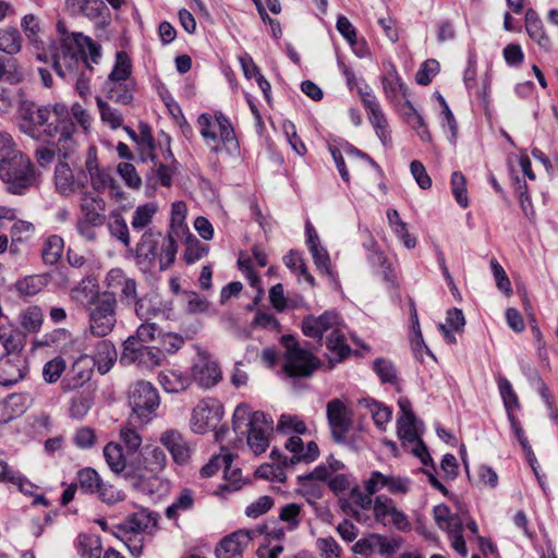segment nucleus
Here are the masks:
<instances>
[{"label": "nucleus", "mask_w": 558, "mask_h": 558, "mask_svg": "<svg viewBox=\"0 0 558 558\" xmlns=\"http://www.w3.org/2000/svg\"><path fill=\"white\" fill-rule=\"evenodd\" d=\"M302 331L306 337L322 339L326 335V347L330 363L343 361L351 352L347 343V327L333 311H327L319 316L307 315L302 320Z\"/></svg>", "instance_id": "obj_2"}, {"label": "nucleus", "mask_w": 558, "mask_h": 558, "mask_svg": "<svg viewBox=\"0 0 558 558\" xmlns=\"http://www.w3.org/2000/svg\"><path fill=\"white\" fill-rule=\"evenodd\" d=\"M277 430L283 434L294 432L299 435H303L306 433V425L296 415L282 414L278 421Z\"/></svg>", "instance_id": "obj_57"}, {"label": "nucleus", "mask_w": 558, "mask_h": 558, "mask_svg": "<svg viewBox=\"0 0 558 558\" xmlns=\"http://www.w3.org/2000/svg\"><path fill=\"white\" fill-rule=\"evenodd\" d=\"M381 84L384 93L388 100L395 101L398 99L399 96L407 98L408 87L401 80L395 65H390V69L383 76Z\"/></svg>", "instance_id": "obj_32"}, {"label": "nucleus", "mask_w": 558, "mask_h": 558, "mask_svg": "<svg viewBox=\"0 0 558 558\" xmlns=\"http://www.w3.org/2000/svg\"><path fill=\"white\" fill-rule=\"evenodd\" d=\"M135 82H104L102 93L106 98L119 104V105H131L134 99Z\"/></svg>", "instance_id": "obj_27"}, {"label": "nucleus", "mask_w": 558, "mask_h": 558, "mask_svg": "<svg viewBox=\"0 0 558 558\" xmlns=\"http://www.w3.org/2000/svg\"><path fill=\"white\" fill-rule=\"evenodd\" d=\"M256 534V530H239L223 537L215 549L216 557L242 558L244 549Z\"/></svg>", "instance_id": "obj_20"}, {"label": "nucleus", "mask_w": 558, "mask_h": 558, "mask_svg": "<svg viewBox=\"0 0 558 558\" xmlns=\"http://www.w3.org/2000/svg\"><path fill=\"white\" fill-rule=\"evenodd\" d=\"M178 245L175 240L171 236H163L157 231V236L154 239V265L158 262L159 269L166 270L175 260Z\"/></svg>", "instance_id": "obj_26"}, {"label": "nucleus", "mask_w": 558, "mask_h": 558, "mask_svg": "<svg viewBox=\"0 0 558 558\" xmlns=\"http://www.w3.org/2000/svg\"><path fill=\"white\" fill-rule=\"evenodd\" d=\"M415 416H400L398 418V436L404 446H411V452L427 466L432 463V457L423 440L416 432Z\"/></svg>", "instance_id": "obj_16"}, {"label": "nucleus", "mask_w": 558, "mask_h": 558, "mask_svg": "<svg viewBox=\"0 0 558 558\" xmlns=\"http://www.w3.org/2000/svg\"><path fill=\"white\" fill-rule=\"evenodd\" d=\"M106 284L110 291L104 293H112L114 298H119L122 305L131 307L134 304L137 294V282L135 279L128 277L123 270L119 268L111 269L106 277Z\"/></svg>", "instance_id": "obj_15"}, {"label": "nucleus", "mask_w": 558, "mask_h": 558, "mask_svg": "<svg viewBox=\"0 0 558 558\" xmlns=\"http://www.w3.org/2000/svg\"><path fill=\"white\" fill-rule=\"evenodd\" d=\"M437 526L446 531L452 548L462 557L468 556L465 541L462 535L463 521L460 515L451 514L446 505H437L433 510Z\"/></svg>", "instance_id": "obj_11"}, {"label": "nucleus", "mask_w": 558, "mask_h": 558, "mask_svg": "<svg viewBox=\"0 0 558 558\" xmlns=\"http://www.w3.org/2000/svg\"><path fill=\"white\" fill-rule=\"evenodd\" d=\"M160 333V329L155 323L144 320V323L136 329L135 333L130 336L126 340L134 339L135 343L145 344L159 339Z\"/></svg>", "instance_id": "obj_56"}, {"label": "nucleus", "mask_w": 558, "mask_h": 558, "mask_svg": "<svg viewBox=\"0 0 558 558\" xmlns=\"http://www.w3.org/2000/svg\"><path fill=\"white\" fill-rule=\"evenodd\" d=\"M142 463L143 466L134 472V475L141 480L163 471L167 465V456L160 447H146Z\"/></svg>", "instance_id": "obj_25"}, {"label": "nucleus", "mask_w": 558, "mask_h": 558, "mask_svg": "<svg viewBox=\"0 0 558 558\" xmlns=\"http://www.w3.org/2000/svg\"><path fill=\"white\" fill-rule=\"evenodd\" d=\"M68 5L77 7V11L88 19H97L105 9L102 0H68Z\"/></svg>", "instance_id": "obj_54"}, {"label": "nucleus", "mask_w": 558, "mask_h": 558, "mask_svg": "<svg viewBox=\"0 0 558 558\" xmlns=\"http://www.w3.org/2000/svg\"><path fill=\"white\" fill-rule=\"evenodd\" d=\"M185 251L183 258L186 264H194L207 254V247L194 234L183 236Z\"/></svg>", "instance_id": "obj_46"}, {"label": "nucleus", "mask_w": 558, "mask_h": 558, "mask_svg": "<svg viewBox=\"0 0 558 558\" xmlns=\"http://www.w3.org/2000/svg\"><path fill=\"white\" fill-rule=\"evenodd\" d=\"M362 102L366 109L368 121L375 130L376 135L384 146L391 144V135L388 128L387 118L381 109L376 96L371 92H360Z\"/></svg>", "instance_id": "obj_18"}, {"label": "nucleus", "mask_w": 558, "mask_h": 558, "mask_svg": "<svg viewBox=\"0 0 558 558\" xmlns=\"http://www.w3.org/2000/svg\"><path fill=\"white\" fill-rule=\"evenodd\" d=\"M97 107L100 112L101 121L110 125L112 129H118L123 124L122 113L111 107L106 100L101 97H96Z\"/></svg>", "instance_id": "obj_49"}, {"label": "nucleus", "mask_w": 558, "mask_h": 558, "mask_svg": "<svg viewBox=\"0 0 558 558\" xmlns=\"http://www.w3.org/2000/svg\"><path fill=\"white\" fill-rule=\"evenodd\" d=\"M58 39L50 43L48 51L38 54L37 58L41 61H50L54 72L60 77H68L74 71L77 64V59L71 49L77 43L78 36L82 33H69L65 23L59 20L56 25Z\"/></svg>", "instance_id": "obj_4"}, {"label": "nucleus", "mask_w": 558, "mask_h": 558, "mask_svg": "<svg viewBox=\"0 0 558 558\" xmlns=\"http://www.w3.org/2000/svg\"><path fill=\"white\" fill-rule=\"evenodd\" d=\"M104 456L110 470L117 474L125 471V476H132L133 472L128 469L122 453V447L119 444L109 442L104 448Z\"/></svg>", "instance_id": "obj_36"}, {"label": "nucleus", "mask_w": 558, "mask_h": 558, "mask_svg": "<svg viewBox=\"0 0 558 558\" xmlns=\"http://www.w3.org/2000/svg\"><path fill=\"white\" fill-rule=\"evenodd\" d=\"M56 191L64 197H70L77 192L87 190L86 181L75 178L72 169L66 162L59 161L54 168Z\"/></svg>", "instance_id": "obj_22"}, {"label": "nucleus", "mask_w": 558, "mask_h": 558, "mask_svg": "<svg viewBox=\"0 0 558 558\" xmlns=\"http://www.w3.org/2000/svg\"><path fill=\"white\" fill-rule=\"evenodd\" d=\"M157 236V231L151 229L145 231L136 245L137 263L146 267L154 266V239Z\"/></svg>", "instance_id": "obj_37"}, {"label": "nucleus", "mask_w": 558, "mask_h": 558, "mask_svg": "<svg viewBox=\"0 0 558 558\" xmlns=\"http://www.w3.org/2000/svg\"><path fill=\"white\" fill-rule=\"evenodd\" d=\"M160 399L151 383L140 380L129 390V404L132 409L130 423L144 425L153 420L159 407Z\"/></svg>", "instance_id": "obj_7"}, {"label": "nucleus", "mask_w": 558, "mask_h": 558, "mask_svg": "<svg viewBox=\"0 0 558 558\" xmlns=\"http://www.w3.org/2000/svg\"><path fill=\"white\" fill-rule=\"evenodd\" d=\"M27 371V361L23 354L0 357V385L12 386L23 379Z\"/></svg>", "instance_id": "obj_23"}, {"label": "nucleus", "mask_w": 558, "mask_h": 558, "mask_svg": "<svg viewBox=\"0 0 558 558\" xmlns=\"http://www.w3.org/2000/svg\"><path fill=\"white\" fill-rule=\"evenodd\" d=\"M44 320L43 311L38 306H29L20 315V324L27 332H37Z\"/></svg>", "instance_id": "obj_47"}, {"label": "nucleus", "mask_w": 558, "mask_h": 558, "mask_svg": "<svg viewBox=\"0 0 558 558\" xmlns=\"http://www.w3.org/2000/svg\"><path fill=\"white\" fill-rule=\"evenodd\" d=\"M396 508L393 500L386 495H379L374 499L373 510L378 522L386 524V519L390 517Z\"/></svg>", "instance_id": "obj_59"}, {"label": "nucleus", "mask_w": 558, "mask_h": 558, "mask_svg": "<svg viewBox=\"0 0 558 558\" xmlns=\"http://www.w3.org/2000/svg\"><path fill=\"white\" fill-rule=\"evenodd\" d=\"M135 142L140 146L143 159L153 158V153L155 150V141L151 134V129L147 123H140L138 136Z\"/></svg>", "instance_id": "obj_53"}, {"label": "nucleus", "mask_w": 558, "mask_h": 558, "mask_svg": "<svg viewBox=\"0 0 558 558\" xmlns=\"http://www.w3.org/2000/svg\"><path fill=\"white\" fill-rule=\"evenodd\" d=\"M38 177L34 165L26 156L0 167V178L7 184L8 192L11 194H24L37 184Z\"/></svg>", "instance_id": "obj_8"}, {"label": "nucleus", "mask_w": 558, "mask_h": 558, "mask_svg": "<svg viewBox=\"0 0 558 558\" xmlns=\"http://www.w3.org/2000/svg\"><path fill=\"white\" fill-rule=\"evenodd\" d=\"M327 418L333 440L338 444H344L352 425V418L348 408L340 399H332L327 403Z\"/></svg>", "instance_id": "obj_17"}, {"label": "nucleus", "mask_w": 558, "mask_h": 558, "mask_svg": "<svg viewBox=\"0 0 558 558\" xmlns=\"http://www.w3.org/2000/svg\"><path fill=\"white\" fill-rule=\"evenodd\" d=\"M106 203L104 198L88 190L81 193L80 216L76 220V231L86 241L97 240L96 228L106 222Z\"/></svg>", "instance_id": "obj_5"}, {"label": "nucleus", "mask_w": 558, "mask_h": 558, "mask_svg": "<svg viewBox=\"0 0 558 558\" xmlns=\"http://www.w3.org/2000/svg\"><path fill=\"white\" fill-rule=\"evenodd\" d=\"M77 59L75 71L71 74L78 72L81 68H86L93 71V65L98 64L101 58V46L87 36H78L77 43L71 49Z\"/></svg>", "instance_id": "obj_21"}, {"label": "nucleus", "mask_w": 558, "mask_h": 558, "mask_svg": "<svg viewBox=\"0 0 558 558\" xmlns=\"http://www.w3.org/2000/svg\"><path fill=\"white\" fill-rule=\"evenodd\" d=\"M316 546L323 558H341L342 549L331 536L317 538Z\"/></svg>", "instance_id": "obj_64"}, {"label": "nucleus", "mask_w": 558, "mask_h": 558, "mask_svg": "<svg viewBox=\"0 0 558 558\" xmlns=\"http://www.w3.org/2000/svg\"><path fill=\"white\" fill-rule=\"evenodd\" d=\"M361 404H363L369 411L374 420V423L378 427H381L391 417V411L387 407L374 400L364 399L361 401Z\"/></svg>", "instance_id": "obj_60"}, {"label": "nucleus", "mask_w": 558, "mask_h": 558, "mask_svg": "<svg viewBox=\"0 0 558 558\" xmlns=\"http://www.w3.org/2000/svg\"><path fill=\"white\" fill-rule=\"evenodd\" d=\"M156 524L157 514L147 509H141L128 517L124 526L131 532L140 533L156 526Z\"/></svg>", "instance_id": "obj_35"}, {"label": "nucleus", "mask_w": 558, "mask_h": 558, "mask_svg": "<svg viewBox=\"0 0 558 558\" xmlns=\"http://www.w3.org/2000/svg\"><path fill=\"white\" fill-rule=\"evenodd\" d=\"M193 494L192 490L185 488L180 495L177 497L174 502L169 506L166 510V515L168 519H174L178 515L179 511H185L192 508L193 506Z\"/></svg>", "instance_id": "obj_62"}, {"label": "nucleus", "mask_w": 558, "mask_h": 558, "mask_svg": "<svg viewBox=\"0 0 558 558\" xmlns=\"http://www.w3.org/2000/svg\"><path fill=\"white\" fill-rule=\"evenodd\" d=\"M232 462L233 454L223 445H220V453L211 457V477L220 476L225 481L214 492L218 497H226L241 488V470L233 466Z\"/></svg>", "instance_id": "obj_10"}, {"label": "nucleus", "mask_w": 558, "mask_h": 558, "mask_svg": "<svg viewBox=\"0 0 558 558\" xmlns=\"http://www.w3.org/2000/svg\"><path fill=\"white\" fill-rule=\"evenodd\" d=\"M64 248L63 239L59 235H50L43 245L41 257L45 264L56 265L62 257Z\"/></svg>", "instance_id": "obj_44"}, {"label": "nucleus", "mask_w": 558, "mask_h": 558, "mask_svg": "<svg viewBox=\"0 0 558 558\" xmlns=\"http://www.w3.org/2000/svg\"><path fill=\"white\" fill-rule=\"evenodd\" d=\"M93 359L96 361L98 371L101 374L107 373L117 360V351L109 340L98 341L96 344V353Z\"/></svg>", "instance_id": "obj_39"}, {"label": "nucleus", "mask_w": 558, "mask_h": 558, "mask_svg": "<svg viewBox=\"0 0 558 558\" xmlns=\"http://www.w3.org/2000/svg\"><path fill=\"white\" fill-rule=\"evenodd\" d=\"M17 116L20 130L34 140L59 135L60 150L63 149V157H68L77 128L65 105L56 102L39 106L32 100L21 99Z\"/></svg>", "instance_id": "obj_1"}, {"label": "nucleus", "mask_w": 558, "mask_h": 558, "mask_svg": "<svg viewBox=\"0 0 558 558\" xmlns=\"http://www.w3.org/2000/svg\"><path fill=\"white\" fill-rule=\"evenodd\" d=\"M22 48L20 32L14 27L0 28V50L8 54H15Z\"/></svg>", "instance_id": "obj_45"}, {"label": "nucleus", "mask_w": 558, "mask_h": 558, "mask_svg": "<svg viewBox=\"0 0 558 558\" xmlns=\"http://www.w3.org/2000/svg\"><path fill=\"white\" fill-rule=\"evenodd\" d=\"M157 210L158 206L154 202L137 206L133 213L131 220V227L133 231L141 232L144 229L148 228Z\"/></svg>", "instance_id": "obj_42"}, {"label": "nucleus", "mask_w": 558, "mask_h": 558, "mask_svg": "<svg viewBox=\"0 0 558 558\" xmlns=\"http://www.w3.org/2000/svg\"><path fill=\"white\" fill-rule=\"evenodd\" d=\"M525 29L530 38L534 40L541 49L545 51L550 50L551 40L544 29L542 20L533 9H529L525 12Z\"/></svg>", "instance_id": "obj_28"}, {"label": "nucleus", "mask_w": 558, "mask_h": 558, "mask_svg": "<svg viewBox=\"0 0 558 558\" xmlns=\"http://www.w3.org/2000/svg\"><path fill=\"white\" fill-rule=\"evenodd\" d=\"M96 361L92 355H81L61 380L63 391H72L88 383L94 374Z\"/></svg>", "instance_id": "obj_19"}, {"label": "nucleus", "mask_w": 558, "mask_h": 558, "mask_svg": "<svg viewBox=\"0 0 558 558\" xmlns=\"http://www.w3.org/2000/svg\"><path fill=\"white\" fill-rule=\"evenodd\" d=\"M85 171L89 177L90 185L95 192L99 193L109 189L116 196L121 194L120 185L113 179L111 170L99 167L95 146L88 147L85 159Z\"/></svg>", "instance_id": "obj_14"}, {"label": "nucleus", "mask_w": 558, "mask_h": 558, "mask_svg": "<svg viewBox=\"0 0 558 558\" xmlns=\"http://www.w3.org/2000/svg\"><path fill=\"white\" fill-rule=\"evenodd\" d=\"M93 399L89 395H76L71 399L70 415L73 418L82 420L92 408Z\"/></svg>", "instance_id": "obj_63"}, {"label": "nucleus", "mask_w": 558, "mask_h": 558, "mask_svg": "<svg viewBox=\"0 0 558 558\" xmlns=\"http://www.w3.org/2000/svg\"><path fill=\"white\" fill-rule=\"evenodd\" d=\"M497 384L507 415H509L510 413H513L514 408L519 407L518 396L514 392L511 383L507 378L499 376Z\"/></svg>", "instance_id": "obj_52"}, {"label": "nucleus", "mask_w": 558, "mask_h": 558, "mask_svg": "<svg viewBox=\"0 0 558 558\" xmlns=\"http://www.w3.org/2000/svg\"><path fill=\"white\" fill-rule=\"evenodd\" d=\"M159 440L177 464L184 465L190 461L191 449L179 430L168 429L160 435Z\"/></svg>", "instance_id": "obj_24"}, {"label": "nucleus", "mask_w": 558, "mask_h": 558, "mask_svg": "<svg viewBox=\"0 0 558 558\" xmlns=\"http://www.w3.org/2000/svg\"><path fill=\"white\" fill-rule=\"evenodd\" d=\"M112 236L121 241L125 246L131 243L129 227L120 214H112L108 225Z\"/></svg>", "instance_id": "obj_58"}, {"label": "nucleus", "mask_w": 558, "mask_h": 558, "mask_svg": "<svg viewBox=\"0 0 558 558\" xmlns=\"http://www.w3.org/2000/svg\"><path fill=\"white\" fill-rule=\"evenodd\" d=\"M318 456L319 449L315 441L307 442L306 448H303L301 456H292L291 458H288L277 448H274L270 453L271 459L282 466L294 465L299 462H313L318 458Z\"/></svg>", "instance_id": "obj_30"}, {"label": "nucleus", "mask_w": 558, "mask_h": 558, "mask_svg": "<svg viewBox=\"0 0 558 558\" xmlns=\"http://www.w3.org/2000/svg\"><path fill=\"white\" fill-rule=\"evenodd\" d=\"M118 300L112 293L96 292L87 304L89 329L94 336L106 337L117 324Z\"/></svg>", "instance_id": "obj_6"}, {"label": "nucleus", "mask_w": 558, "mask_h": 558, "mask_svg": "<svg viewBox=\"0 0 558 558\" xmlns=\"http://www.w3.org/2000/svg\"><path fill=\"white\" fill-rule=\"evenodd\" d=\"M76 549L82 558H100L101 541L97 535L80 534L76 539Z\"/></svg>", "instance_id": "obj_41"}, {"label": "nucleus", "mask_w": 558, "mask_h": 558, "mask_svg": "<svg viewBox=\"0 0 558 558\" xmlns=\"http://www.w3.org/2000/svg\"><path fill=\"white\" fill-rule=\"evenodd\" d=\"M25 155L19 150L9 133L0 132V166L22 158Z\"/></svg>", "instance_id": "obj_48"}, {"label": "nucleus", "mask_w": 558, "mask_h": 558, "mask_svg": "<svg viewBox=\"0 0 558 558\" xmlns=\"http://www.w3.org/2000/svg\"><path fill=\"white\" fill-rule=\"evenodd\" d=\"M159 384L169 393H179L190 386V378L175 371H163L158 376Z\"/></svg>", "instance_id": "obj_38"}, {"label": "nucleus", "mask_w": 558, "mask_h": 558, "mask_svg": "<svg viewBox=\"0 0 558 558\" xmlns=\"http://www.w3.org/2000/svg\"><path fill=\"white\" fill-rule=\"evenodd\" d=\"M138 423H130V420L120 429V438L129 452H135L142 445V436L137 430Z\"/></svg>", "instance_id": "obj_51"}, {"label": "nucleus", "mask_w": 558, "mask_h": 558, "mask_svg": "<svg viewBox=\"0 0 558 558\" xmlns=\"http://www.w3.org/2000/svg\"><path fill=\"white\" fill-rule=\"evenodd\" d=\"M214 119L215 123L211 125V141L217 144L211 147V149L217 153L225 150L230 156H239L240 144L229 118L221 111H216Z\"/></svg>", "instance_id": "obj_13"}, {"label": "nucleus", "mask_w": 558, "mask_h": 558, "mask_svg": "<svg viewBox=\"0 0 558 558\" xmlns=\"http://www.w3.org/2000/svg\"><path fill=\"white\" fill-rule=\"evenodd\" d=\"M163 354L156 347L135 343L134 339L125 340L120 363L123 365L136 364L145 369H153L160 365Z\"/></svg>", "instance_id": "obj_12"}, {"label": "nucleus", "mask_w": 558, "mask_h": 558, "mask_svg": "<svg viewBox=\"0 0 558 558\" xmlns=\"http://www.w3.org/2000/svg\"><path fill=\"white\" fill-rule=\"evenodd\" d=\"M77 481L84 493H96L102 483L99 474L92 468H85L78 471Z\"/></svg>", "instance_id": "obj_55"}, {"label": "nucleus", "mask_w": 558, "mask_h": 558, "mask_svg": "<svg viewBox=\"0 0 558 558\" xmlns=\"http://www.w3.org/2000/svg\"><path fill=\"white\" fill-rule=\"evenodd\" d=\"M132 63L131 59L125 51H118L116 53V62L112 71L105 82H129L134 81L131 77Z\"/></svg>", "instance_id": "obj_40"}, {"label": "nucleus", "mask_w": 558, "mask_h": 558, "mask_svg": "<svg viewBox=\"0 0 558 558\" xmlns=\"http://www.w3.org/2000/svg\"><path fill=\"white\" fill-rule=\"evenodd\" d=\"M286 349L283 371L289 377H308L319 366V361L308 350L300 347L292 335L281 337Z\"/></svg>", "instance_id": "obj_9"}, {"label": "nucleus", "mask_w": 558, "mask_h": 558, "mask_svg": "<svg viewBox=\"0 0 558 558\" xmlns=\"http://www.w3.org/2000/svg\"><path fill=\"white\" fill-rule=\"evenodd\" d=\"M197 354L190 368V384L193 381L201 388H209V355L206 350L196 347Z\"/></svg>", "instance_id": "obj_29"}, {"label": "nucleus", "mask_w": 558, "mask_h": 558, "mask_svg": "<svg viewBox=\"0 0 558 558\" xmlns=\"http://www.w3.org/2000/svg\"><path fill=\"white\" fill-rule=\"evenodd\" d=\"M0 482L15 485L20 492L29 494L33 485L15 471L9 470L8 464L0 459Z\"/></svg>", "instance_id": "obj_50"}, {"label": "nucleus", "mask_w": 558, "mask_h": 558, "mask_svg": "<svg viewBox=\"0 0 558 558\" xmlns=\"http://www.w3.org/2000/svg\"><path fill=\"white\" fill-rule=\"evenodd\" d=\"M232 425L235 433L243 426L248 427L246 442L255 454L265 452L269 447L274 421L264 412L251 413L248 405L240 404L234 410Z\"/></svg>", "instance_id": "obj_3"}, {"label": "nucleus", "mask_w": 558, "mask_h": 558, "mask_svg": "<svg viewBox=\"0 0 558 558\" xmlns=\"http://www.w3.org/2000/svg\"><path fill=\"white\" fill-rule=\"evenodd\" d=\"M130 308L134 311L141 320H149L161 312L158 296L154 294L137 296Z\"/></svg>", "instance_id": "obj_34"}, {"label": "nucleus", "mask_w": 558, "mask_h": 558, "mask_svg": "<svg viewBox=\"0 0 558 558\" xmlns=\"http://www.w3.org/2000/svg\"><path fill=\"white\" fill-rule=\"evenodd\" d=\"M187 208L185 203L175 202L171 207V220L167 236H171L172 240L183 239L186 234H190L189 227L185 223Z\"/></svg>", "instance_id": "obj_31"}, {"label": "nucleus", "mask_w": 558, "mask_h": 558, "mask_svg": "<svg viewBox=\"0 0 558 558\" xmlns=\"http://www.w3.org/2000/svg\"><path fill=\"white\" fill-rule=\"evenodd\" d=\"M65 361L61 356H57L48 361L43 368V377L45 381L48 384L56 383L65 371Z\"/></svg>", "instance_id": "obj_61"}, {"label": "nucleus", "mask_w": 558, "mask_h": 558, "mask_svg": "<svg viewBox=\"0 0 558 558\" xmlns=\"http://www.w3.org/2000/svg\"><path fill=\"white\" fill-rule=\"evenodd\" d=\"M0 342L5 350L4 355L22 354L26 344V336L19 329L0 327Z\"/></svg>", "instance_id": "obj_33"}, {"label": "nucleus", "mask_w": 558, "mask_h": 558, "mask_svg": "<svg viewBox=\"0 0 558 558\" xmlns=\"http://www.w3.org/2000/svg\"><path fill=\"white\" fill-rule=\"evenodd\" d=\"M191 429L196 434H206L209 427V403L206 399L193 409L191 420Z\"/></svg>", "instance_id": "obj_43"}]
</instances>
